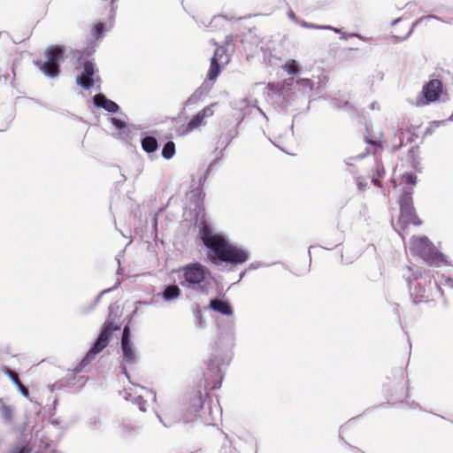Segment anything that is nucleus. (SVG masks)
Segmentation results:
<instances>
[{
	"label": "nucleus",
	"mask_w": 453,
	"mask_h": 453,
	"mask_svg": "<svg viewBox=\"0 0 453 453\" xmlns=\"http://www.w3.org/2000/svg\"><path fill=\"white\" fill-rule=\"evenodd\" d=\"M174 154H175V144L173 142L169 141L163 147L162 156L165 159H170L174 156Z\"/></svg>",
	"instance_id": "obj_21"
},
{
	"label": "nucleus",
	"mask_w": 453,
	"mask_h": 453,
	"mask_svg": "<svg viewBox=\"0 0 453 453\" xmlns=\"http://www.w3.org/2000/svg\"><path fill=\"white\" fill-rule=\"evenodd\" d=\"M365 142L368 144H371L374 147V152H377L378 150H381L383 149L382 141L380 139H372V138L366 137Z\"/></svg>",
	"instance_id": "obj_26"
},
{
	"label": "nucleus",
	"mask_w": 453,
	"mask_h": 453,
	"mask_svg": "<svg viewBox=\"0 0 453 453\" xmlns=\"http://www.w3.org/2000/svg\"><path fill=\"white\" fill-rule=\"evenodd\" d=\"M283 69L288 73V74H296L299 72V67L295 60H289L285 63L283 65Z\"/></svg>",
	"instance_id": "obj_23"
},
{
	"label": "nucleus",
	"mask_w": 453,
	"mask_h": 453,
	"mask_svg": "<svg viewBox=\"0 0 453 453\" xmlns=\"http://www.w3.org/2000/svg\"><path fill=\"white\" fill-rule=\"evenodd\" d=\"M119 329V325H116L112 321H105L104 324L103 330L100 333L97 340L91 347V349L88 351L83 359L81 361L76 370L80 372L85 366H87L95 358L96 355L100 353L103 349H104L107 347L112 332L118 331Z\"/></svg>",
	"instance_id": "obj_4"
},
{
	"label": "nucleus",
	"mask_w": 453,
	"mask_h": 453,
	"mask_svg": "<svg viewBox=\"0 0 453 453\" xmlns=\"http://www.w3.org/2000/svg\"><path fill=\"white\" fill-rule=\"evenodd\" d=\"M111 122L113 126H115L116 127H118L119 129H121L125 127V122L119 119H116V118H111Z\"/></svg>",
	"instance_id": "obj_29"
},
{
	"label": "nucleus",
	"mask_w": 453,
	"mask_h": 453,
	"mask_svg": "<svg viewBox=\"0 0 453 453\" xmlns=\"http://www.w3.org/2000/svg\"><path fill=\"white\" fill-rule=\"evenodd\" d=\"M442 91L443 86L440 80L434 79L429 81L422 88L421 96L417 99V106H425L438 101Z\"/></svg>",
	"instance_id": "obj_8"
},
{
	"label": "nucleus",
	"mask_w": 453,
	"mask_h": 453,
	"mask_svg": "<svg viewBox=\"0 0 453 453\" xmlns=\"http://www.w3.org/2000/svg\"><path fill=\"white\" fill-rule=\"evenodd\" d=\"M94 104L97 107H102L109 112H117L119 109L115 102L107 99L103 94H97L94 96Z\"/></svg>",
	"instance_id": "obj_15"
},
{
	"label": "nucleus",
	"mask_w": 453,
	"mask_h": 453,
	"mask_svg": "<svg viewBox=\"0 0 453 453\" xmlns=\"http://www.w3.org/2000/svg\"><path fill=\"white\" fill-rule=\"evenodd\" d=\"M400 230L404 232L409 225L420 226L422 220L417 215L415 209L406 210V211H401L397 222Z\"/></svg>",
	"instance_id": "obj_14"
},
{
	"label": "nucleus",
	"mask_w": 453,
	"mask_h": 453,
	"mask_svg": "<svg viewBox=\"0 0 453 453\" xmlns=\"http://www.w3.org/2000/svg\"><path fill=\"white\" fill-rule=\"evenodd\" d=\"M214 253L219 260L234 265L243 264L249 259V254L246 250L229 244L225 239Z\"/></svg>",
	"instance_id": "obj_5"
},
{
	"label": "nucleus",
	"mask_w": 453,
	"mask_h": 453,
	"mask_svg": "<svg viewBox=\"0 0 453 453\" xmlns=\"http://www.w3.org/2000/svg\"><path fill=\"white\" fill-rule=\"evenodd\" d=\"M13 453H30V449L26 446L16 448Z\"/></svg>",
	"instance_id": "obj_30"
},
{
	"label": "nucleus",
	"mask_w": 453,
	"mask_h": 453,
	"mask_svg": "<svg viewBox=\"0 0 453 453\" xmlns=\"http://www.w3.org/2000/svg\"><path fill=\"white\" fill-rule=\"evenodd\" d=\"M121 349L123 352V359L127 364H134L135 362V350L133 343L130 341V330L127 326L123 329L121 339Z\"/></svg>",
	"instance_id": "obj_12"
},
{
	"label": "nucleus",
	"mask_w": 453,
	"mask_h": 453,
	"mask_svg": "<svg viewBox=\"0 0 453 453\" xmlns=\"http://www.w3.org/2000/svg\"><path fill=\"white\" fill-rule=\"evenodd\" d=\"M134 431V428L129 425H122L119 427V434L121 436H127Z\"/></svg>",
	"instance_id": "obj_27"
},
{
	"label": "nucleus",
	"mask_w": 453,
	"mask_h": 453,
	"mask_svg": "<svg viewBox=\"0 0 453 453\" xmlns=\"http://www.w3.org/2000/svg\"><path fill=\"white\" fill-rule=\"evenodd\" d=\"M400 147H402V142H400L398 145L394 146V149H398Z\"/></svg>",
	"instance_id": "obj_32"
},
{
	"label": "nucleus",
	"mask_w": 453,
	"mask_h": 453,
	"mask_svg": "<svg viewBox=\"0 0 453 453\" xmlns=\"http://www.w3.org/2000/svg\"><path fill=\"white\" fill-rule=\"evenodd\" d=\"M446 284L449 287H452L453 288V279L451 278H447L446 280Z\"/></svg>",
	"instance_id": "obj_31"
},
{
	"label": "nucleus",
	"mask_w": 453,
	"mask_h": 453,
	"mask_svg": "<svg viewBox=\"0 0 453 453\" xmlns=\"http://www.w3.org/2000/svg\"><path fill=\"white\" fill-rule=\"evenodd\" d=\"M104 31V25L102 22L96 24L91 29V35L95 39H100Z\"/></svg>",
	"instance_id": "obj_24"
},
{
	"label": "nucleus",
	"mask_w": 453,
	"mask_h": 453,
	"mask_svg": "<svg viewBox=\"0 0 453 453\" xmlns=\"http://www.w3.org/2000/svg\"><path fill=\"white\" fill-rule=\"evenodd\" d=\"M438 295L443 296V291L436 282L433 283L431 279H425L424 281L413 282L410 285V296L416 304L433 303Z\"/></svg>",
	"instance_id": "obj_3"
},
{
	"label": "nucleus",
	"mask_w": 453,
	"mask_h": 453,
	"mask_svg": "<svg viewBox=\"0 0 453 453\" xmlns=\"http://www.w3.org/2000/svg\"><path fill=\"white\" fill-rule=\"evenodd\" d=\"M217 105V103H212L201 111H199L187 124L185 131L187 133L192 132L199 127L205 125V119L211 118L214 114L213 107Z\"/></svg>",
	"instance_id": "obj_11"
},
{
	"label": "nucleus",
	"mask_w": 453,
	"mask_h": 453,
	"mask_svg": "<svg viewBox=\"0 0 453 453\" xmlns=\"http://www.w3.org/2000/svg\"><path fill=\"white\" fill-rule=\"evenodd\" d=\"M200 237L203 244L213 252L218 249L221 242L224 240V238L220 235L213 234L211 228L206 224H203L200 229Z\"/></svg>",
	"instance_id": "obj_13"
},
{
	"label": "nucleus",
	"mask_w": 453,
	"mask_h": 453,
	"mask_svg": "<svg viewBox=\"0 0 453 453\" xmlns=\"http://www.w3.org/2000/svg\"><path fill=\"white\" fill-rule=\"evenodd\" d=\"M430 19H437L434 15H428L417 19L415 22H410L407 19H398L392 23L391 35L396 40L402 41L406 39L412 32L415 26L426 22Z\"/></svg>",
	"instance_id": "obj_6"
},
{
	"label": "nucleus",
	"mask_w": 453,
	"mask_h": 453,
	"mask_svg": "<svg viewBox=\"0 0 453 453\" xmlns=\"http://www.w3.org/2000/svg\"><path fill=\"white\" fill-rule=\"evenodd\" d=\"M83 70L80 75L76 77V82L84 89H89L94 86V74L96 73L95 64L92 60L85 59L82 62Z\"/></svg>",
	"instance_id": "obj_10"
},
{
	"label": "nucleus",
	"mask_w": 453,
	"mask_h": 453,
	"mask_svg": "<svg viewBox=\"0 0 453 453\" xmlns=\"http://www.w3.org/2000/svg\"><path fill=\"white\" fill-rule=\"evenodd\" d=\"M402 181L406 185H410L411 186L410 188H412L413 186H415V184H416L417 177L415 174H413L411 173H406L403 174Z\"/></svg>",
	"instance_id": "obj_25"
},
{
	"label": "nucleus",
	"mask_w": 453,
	"mask_h": 453,
	"mask_svg": "<svg viewBox=\"0 0 453 453\" xmlns=\"http://www.w3.org/2000/svg\"><path fill=\"white\" fill-rule=\"evenodd\" d=\"M4 372L10 377V379L13 381V383L18 387V388L24 395H28V389L21 383L16 372L9 368H5Z\"/></svg>",
	"instance_id": "obj_18"
},
{
	"label": "nucleus",
	"mask_w": 453,
	"mask_h": 453,
	"mask_svg": "<svg viewBox=\"0 0 453 453\" xmlns=\"http://www.w3.org/2000/svg\"><path fill=\"white\" fill-rule=\"evenodd\" d=\"M410 245L411 250L419 256L428 265L441 266L447 264L444 256L426 236H413Z\"/></svg>",
	"instance_id": "obj_2"
},
{
	"label": "nucleus",
	"mask_w": 453,
	"mask_h": 453,
	"mask_svg": "<svg viewBox=\"0 0 453 453\" xmlns=\"http://www.w3.org/2000/svg\"><path fill=\"white\" fill-rule=\"evenodd\" d=\"M47 60L41 65L42 73L51 78L57 77L59 73V61L63 58V51L58 46L49 48L45 51Z\"/></svg>",
	"instance_id": "obj_9"
},
{
	"label": "nucleus",
	"mask_w": 453,
	"mask_h": 453,
	"mask_svg": "<svg viewBox=\"0 0 453 453\" xmlns=\"http://www.w3.org/2000/svg\"><path fill=\"white\" fill-rule=\"evenodd\" d=\"M142 147L148 153H152L157 150V139L153 136H146L142 140Z\"/></svg>",
	"instance_id": "obj_19"
},
{
	"label": "nucleus",
	"mask_w": 453,
	"mask_h": 453,
	"mask_svg": "<svg viewBox=\"0 0 453 453\" xmlns=\"http://www.w3.org/2000/svg\"><path fill=\"white\" fill-rule=\"evenodd\" d=\"M230 62V55L224 45L218 46L211 58L210 68L207 72V79L214 82L221 72V67Z\"/></svg>",
	"instance_id": "obj_7"
},
{
	"label": "nucleus",
	"mask_w": 453,
	"mask_h": 453,
	"mask_svg": "<svg viewBox=\"0 0 453 453\" xmlns=\"http://www.w3.org/2000/svg\"><path fill=\"white\" fill-rule=\"evenodd\" d=\"M400 212L413 209L412 188H406L399 199Z\"/></svg>",
	"instance_id": "obj_17"
},
{
	"label": "nucleus",
	"mask_w": 453,
	"mask_h": 453,
	"mask_svg": "<svg viewBox=\"0 0 453 453\" xmlns=\"http://www.w3.org/2000/svg\"><path fill=\"white\" fill-rule=\"evenodd\" d=\"M180 283L184 288L206 291L209 270L202 264L196 262L185 265L180 271Z\"/></svg>",
	"instance_id": "obj_1"
},
{
	"label": "nucleus",
	"mask_w": 453,
	"mask_h": 453,
	"mask_svg": "<svg viewBox=\"0 0 453 453\" xmlns=\"http://www.w3.org/2000/svg\"><path fill=\"white\" fill-rule=\"evenodd\" d=\"M180 295V289L176 285L167 286L163 292L165 300H173L178 298Z\"/></svg>",
	"instance_id": "obj_20"
},
{
	"label": "nucleus",
	"mask_w": 453,
	"mask_h": 453,
	"mask_svg": "<svg viewBox=\"0 0 453 453\" xmlns=\"http://www.w3.org/2000/svg\"><path fill=\"white\" fill-rule=\"evenodd\" d=\"M209 307L223 315L230 316L233 314V309L230 305V303L226 301L221 300V299H211Z\"/></svg>",
	"instance_id": "obj_16"
},
{
	"label": "nucleus",
	"mask_w": 453,
	"mask_h": 453,
	"mask_svg": "<svg viewBox=\"0 0 453 453\" xmlns=\"http://www.w3.org/2000/svg\"><path fill=\"white\" fill-rule=\"evenodd\" d=\"M385 174V169L381 163L376 165L375 173L372 177V182L376 186H380V179Z\"/></svg>",
	"instance_id": "obj_22"
},
{
	"label": "nucleus",
	"mask_w": 453,
	"mask_h": 453,
	"mask_svg": "<svg viewBox=\"0 0 453 453\" xmlns=\"http://www.w3.org/2000/svg\"><path fill=\"white\" fill-rule=\"evenodd\" d=\"M297 83L303 87L309 88L311 90L313 88V82L310 79H300L297 81Z\"/></svg>",
	"instance_id": "obj_28"
}]
</instances>
